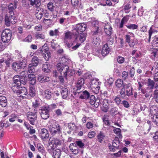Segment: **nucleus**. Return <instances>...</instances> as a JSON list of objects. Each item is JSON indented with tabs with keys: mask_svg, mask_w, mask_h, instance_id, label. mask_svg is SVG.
<instances>
[{
	"mask_svg": "<svg viewBox=\"0 0 158 158\" xmlns=\"http://www.w3.org/2000/svg\"><path fill=\"white\" fill-rule=\"evenodd\" d=\"M116 87L119 88L122 87L120 91L121 98L123 99H126V96L129 97L133 95V88L131 84L129 83L125 85L123 84V80L120 79H117L115 82Z\"/></svg>",
	"mask_w": 158,
	"mask_h": 158,
	"instance_id": "obj_1",
	"label": "nucleus"
},
{
	"mask_svg": "<svg viewBox=\"0 0 158 158\" xmlns=\"http://www.w3.org/2000/svg\"><path fill=\"white\" fill-rule=\"evenodd\" d=\"M11 89L14 94H16L18 97L24 98V95H27V89L24 87H21L20 85L14 83L12 84Z\"/></svg>",
	"mask_w": 158,
	"mask_h": 158,
	"instance_id": "obj_2",
	"label": "nucleus"
},
{
	"mask_svg": "<svg viewBox=\"0 0 158 158\" xmlns=\"http://www.w3.org/2000/svg\"><path fill=\"white\" fill-rule=\"evenodd\" d=\"M50 133L52 136H60L61 134V127L59 124H52L48 127Z\"/></svg>",
	"mask_w": 158,
	"mask_h": 158,
	"instance_id": "obj_3",
	"label": "nucleus"
},
{
	"mask_svg": "<svg viewBox=\"0 0 158 158\" xmlns=\"http://www.w3.org/2000/svg\"><path fill=\"white\" fill-rule=\"evenodd\" d=\"M69 68L68 65L61 63H59L56 65L57 70L60 72L61 75H63L64 77H65L67 76Z\"/></svg>",
	"mask_w": 158,
	"mask_h": 158,
	"instance_id": "obj_4",
	"label": "nucleus"
},
{
	"mask_svg": "<svg viewBox=\"0 0 158 158\" xmlns=\"http://www.w3.org/2000/svg\"><path fill=\"white\" fill-rule=\"evenodd\" d=\"M12 36L10 31L8 29H6L2 32L1 40L4 43L8 42L11 39Z\"/></svg>",
	"mask_w": 158,
	"mask_h": 158,
	"instance_id": "obj_5",
	"label": "nucleus"
},
{
	"mask_svg": "<svg viewBox=\"0 0 158 158\" xmlns=\"http://www.w3.org/2000/svg\"><path fill=\"white\" fill-rule=\"evenodd\" d=\"M13 82L12 83H14L15 85L16 84L18 86H19L21 84L25 85L28 81V77H19V75L15 76L13 78Z\"/></svg>",
	"mask_w": 158,
	"mask_h": 158,
	"instance_id": "obj_6",
	"label": "nucleus"
},
{
	"mask_svg": "<svg viewBox=\"0 0 158 158\" xmlns=\"http://www.w3.org/2000/svg\"><path fill=\"white\" fill-rule=\"evenodd\" d=\"M34 112H29L27 114V118L29 121L30 123L32 125L35 124V122L37 121V117L36 114L37 110H34Z\"/></svg>",
	"mask_w": 158,
	"mask_h": 158,
	"instance_id": "obj_7",
	"label": "nucleus"
},
{
	"mask_svg": "<svg viewBox=\"0 0 158 158\" xmlns=\"http://www.w3.org/2000/svg\"><path fill=\"white\" fill-rule=\"evenodd\" d=\"M5 24L7 26H10V24H15L17 22V20L14 15H10L9 16L6 15L5 17Z\"/></svg>",
	"mask_w": 158,
	"mask_h": 158,
	"instance_id": "obj_8",
	"label": "nucleus"
},
{
	"mask_svg": "<svg viewBox=\"0 0 158 158\" xmlns=\"http://www.w3.org/2000/svg\"><path fill=\"white\" fill-rule=\"evenodd\" d=\"M86 27V25L85 23H81L77 24L73 27V34H75V33L79 34V31L83 32H82L85 31Z\"/></svg>",
	"mask_w": 158,
	"mask_h": 158,
	"instance_id": "obj_9",
	"label": "nucleus"
},
{
	"mask_svg": "<svg viewBox=\"0 0 158 158\" xmlns=\"http://www.w3.org/2000/svg\"><path fill=\"white\" fill-rule=\"evenodd\" d=\"M4 62L7 67H10L11 64L14 61V57L12 54H7L5 55Z\"/></svg>",
	"mask_w": 158,
	"mask_h": 158,
	"instance_id": "obj_10",
	"label": "nucleus"
},
{
	"mask_svg": "<svg viewBox=\"0 0 158 158\" xmlns=\"http://www.w3.org/2000/svg\"><path fill=\"white\" fill-rule=\"evenodd\" d=\"M39 112L43 119H46L49 117L48 109L46 107H43L39 109Z\"/></svg>",
	"mask_w": 158,
	"mask_h": 158,
	"instance_id": "obj_11",
	"label": "nucleus"
},
{
	"mask_svg": "<svg viewBox=\"0 0 158 158\" xmlns=\"http://www.w3.org/2000/svg\"><path fill=\"white\" fill-rule=\"evenodd\" d=\"M73 34L75 35L76 40L81 43H82L85 40L86 36V34L85 33L81 32L77 34V33H75Z\"/></svg>",
	"mask_w": 158,
	"mask_h": 158,
	"instance_id": "obj_12",
	"label": "nucleus"
},
{
	"mask_svg": "<svg viewBox=\"0 0 158 158\" xmlns=\"http://www.w3.org/2000/svg\"><path fill=\"white\" fill-rule=\"evenodd\" d=\"M130 34L131 36L128 35H126V42L129 44L130 47H134L135 46V43L134 40L132 39V38L131 37H133L134 35L132 33H131Z\"/></svg>",
	"mask_w": 158,
	"mask_h": 158,
	"instance_id": "obj_13",
	"label": "nucleus"
},
{
	"mask_svg": "<svg viewBox=\"0 0 158 158\" xmlns=\"http://www.w3.org/2000/svg\"><path fill=\"white\" fill-rule=\"evenodd\" d=\"M110 110V114L112 115H115L117 114H120V113L118 110V108L113 104H111Z\"/></svg>",
	"mask_w": 158,
	"mask_h": 158,
	"instance_id": "obj_14",
	"label": "nucleus"
},
{
	"mask_svg": "<svg viewBox=\"0 0 158 158\" xmlns=\"http://www.w3.org/2000/svg\"><path fill=\"white\" fill-rule=\"evenodd\" d=\"M40 136L41 138L44 140L48 138L49 135L48 130L45 128L42 129L41 130Z\"/></svg>",
	"mask_w": 158,
	"mask_h": 158,
	"instance_id": "obj_15",
	"label": "nucleus"
},
{
	"mask_svg": "<svg viewBox=\"0 0 158 158\" xmlns=\"http://www.w3.org/2000/svg\"><path fill=\"white\" fill-rule=\"evenodd\" d=\"M108 101V100L106 99H104L103 101L102 110L104 112H107L110 108V104L109 103Z\"/></svg>",
	"mask_w": 158,
	"mask_h": 158,
	"instance_id": "obj_16",
	"label": "nucleus"
},
{
	"mask_svg": "<svg viewBox=\"0 0 158 158\" xmlns=\"http://www.w3.org/2000/svg\"><path fill=\"white\" fill-rule=\"evenodd\" d=\"M104 31L107 35L109 36L111 35L113 32L111 25L108 23L106 24L104 26Z\"/></svg>",
	"mask_w": 158,
	"mask_h": 158,
	"instance_id": "obj_17",
	"label": "nucleus"
},
{
	"mask_svg": "<svg viewBox=\"0 0 158 158\" xmlns=\"http://www.w3.org/2000/svg\"><path fill=\"white\" fill-rule=\"evenodd\" d=\"M150 58L152 60H155L158 57V49L152 48L151 51Z\"/></svg>",
	"mask_w": 158,
	"mask_h": 158,
	"instance_id": "obj_18",
	"label": "nucleus"
},
{
	"mask_svg": "<svg viewBox=\"0 0 158 158\" xmlns=\"http://www.w3.org/2000/svg\"><path fill=\"white\" fill-rule=\"evenodd\" d=\"M53 91L50 89H47L44 91V96L47 100H50L52 96Z\"/></svg>",
	"mask_w": 158,
	"mask_h": 158,
	"instance_id": "obj_19",
	"label": "nucleus"
},
{
	"mask_svg": "<svg viewBox=\"0 0 158 158\" xmlns=\"http://www.w3.org/2000/svg\"><path fill=\"white\" fill-rule=\"evenodd\" d=\"M37 10V12L35 14L36 16L38 19H40L43 15L44 10L43 9L38 7Z\"/></svg>",
	"mask_w": 158,
	"mask_h": 158,
	"instance_id": "obj_20",
	"label": "nucleus"
},
{
	"mask_svg": "<svg viewBox=\"0 0 158 158\" xmlns=\"http://www.w3.org/2000/svg\"><path fill=\"white\" fill-rule=\"evenodd\" d=\"M38 80L39 82H42L48 81H49V79L48 77L44 76L43 74H41L38 75Z\"/></svg>",
	"mask_w": 158,
	"mask_h": 158,
	"instance_id": "obj_21",
	"label": "nucleus"
},
{
	"mask_svg": "<svg viewBox=\"0 0 158 158\" xmlns=\"http://www.w3.org/2000/svg\"><path fill=\"white\" fill-rule=\"evenodd\" d=\"M110 49L108 48L107 44H105L103 47L101 51V55L103 56H106L109 52Z\"/></svg>",
	"mask_w": 158,
	"mask_h": 158,
	"instance_id": "obj_22",
	"label": "nucleus"
},
{
	"mask_svg": "<svg viewBox=\"0 0 158 158\" xmlns=\"http://www.w3.org/2000/svg\"><path fill=\"white\" fill-rule=\"evenodd\" d=\"M16 8V6L15 4L10 3L8 6V9L9 10L10 15H14V11Z\"/></svg>",
	"mask_w": 158,
	"mask_h": 158,
	"instance_id": "obj_23",
	"label": "nucleus"
},
{
	"mask_svg": "<svg viewBox=\"0 0 158 158\" xmlns=\"http://www.w3.org/2000/svg\"><path fill=\"white\" fill-rule=\"evenodd\" d=\"M90 85L91 88H94L96 89L97 88L99 87V86H98L99 85V82L96 79L91 80L90 83Z\"/></svg>",
	"mask_w": 158,
	"mask_h": 158,
	"instance_id": "obj_24",
	"label": "nucleus"
},
{
	"mask_svg": "<svg viewBox=\"0 0 158 158\" xmlns=\"http://www.w3.org/2000/svg\"><path fill=\"white\" fill-rule=\"evenodd\" d=\"M84 83V80L83 78H81L78 80L76 85V87L77 88L76 90L78 93L79 92H78L77 91L80 90L81 89Z\"/></svg>",
	"mask_w": 158,
	"mask_h": 158,
	"instance_id": "obj_25",
	"label": "nucleus"
},
{
	"mask_svg": "<svg viewBox=\"0 0 158 158\" xmlns=\"http://www.w3.org/2000/svg\"><path fill=\"white\" fill-rule=\"evenodd\" d=\"M90 97L89 93L87 90H85L81 92L79 98L81 99H87Z\"/></svg>",
	"mask_w": 158,
	"mask_h": 158,
	"instance_id": "obj_26",
	"label": "nucleus"
},
{
	"mask_svg": "<svg viewBox=\"0 0 158 158\" xmlns=\"http://www.w3.org/2000/svg\"><path fill=\"white\" fill-rule=\"evenodd\" d=\"M28 79H29L30 84L33 85L35 83V77L34 75L33 74H29L28 76Z\"/></svg>",
	"mask_w": 158,
	"mask_h": 158,
	"instance_id": "obj_27",
	"label": "nucleus"
},
{
	"mask_svg": "<svg viewBox=\"0 0 158 158\" xmlns=\"http://www.w3.org/2000/svg\"><path fill=\"white\" fill-rule=\"evenodd\" d=\"M0 105L2 107H6L7 105V100L6 98L3 96L0 97Z\"/></svg>",
	"mask_w": 158,
	"mask_h": 158,
	"instance_id": "obj_28",
	"label": "nucleus"
},
{
	"mask_svg": "<svg viewBox=\"0 0 158 158\" xmlns=\"http://www.w3.org/2000/svg\"><path fill=\"white\" fill-rule=\"evenodd\" d=\"M11 67L12 69L15 71H18L19 69H21L20 66L17 62H13L11 65Z\"/></svg>",
	"mask_w": 158,
	"mask_h": 158,
	"instance_id": "obj_29",
	"label": "nucleus"
},
{
	"mask_svg": "<svg viewBox=\"0 0 158 158\" xmlns=\"http://www.w3.org/2000/svg\"><path fill=\"white\" fill-rule=\"evenodd\" d=\"M39 63V59L38 58L35 56H34L32 59L31 63L30 64L33 65V66L36 67Z\"/></svg>",
	"mask_w": 158,
	"mask_h": 158,
	"instance_id": "obj_30",
	"label": "nucleus"
},
{
	"mask_svg": "<svg viewBox=\"0 0 158 158\" xmlns=\"http://www.w3.org/2000/svg\"><path fill=\"white\" fill-rule=\"evenodd\" d=\"M148 88L149 89H153L155 86V82L154 81L151 80L150 79H149L148 81Z\"/></svg>",
	"mask_w": 158,
	"mask_h": 158,
	"instance_id": "obj_31",
	"label": "nucleus"
},
{
	"mask_svg": "<svg viewBox=\"0 0 158 158\" xmlns=\"http://www.w3.org/2000/svg\"><path fill=\"white\" fill-rule=\"evenodd\" d=\"M100 42V40L98 37L94 36L93 38L92 44L94 46H98Z\"/></svg>",
	"mask_w": 158,
	"mask_h": 158,
	"instance_id": "obj_32",
	"label": "nucleus"
},
{
	"mask_svg": "<svg viewBox=\"0 0 158 158\" xmlns=\"http://www.w3.org/2000/svg\"><path fill=\"white\" fill-rule=\"evenodd\" d=\"M51 143H52L53 144H54L56 145H59L61 144V141L60 140L56 138H53L51 140L50 139Z\"/></svg>",
	"mask_w": 158,
	"mask_h": 158,
	"instance_id": "obj_33",
	"label": "nucleus"
},
{
	"mask_svg": "<svg viewBox=\"0 0 158 158\" xmlns=\"http://www.w3.org/2000/svg\"><path fill=\"white\" fill-rule=\"evenodd\" d=\"M157 31L155 29L153 28L152 27H150V29L148 31V34H149V39H148V41L150 42V39L151 38V36L152 34L155 33Z\"/></svg>",
	"mask_w": 158,
	"mask_h": 158,
	"instance_id": "obj_34",
	"label": "nucleus"
},
{
	"mask_svg": "<svg viewBox=\"0 0 158 158\" xmlns=\"http://www.w3.org/2000/svg\"><path fill=\"white\" fill-rule=\"evenodd\" d=\"M61 93L63 98H67L68 94V90L67 89L62 88Z\"/></svg>",
	"mask_w": 158,
	"mask_h": 158,
	"instance_id": "obj_35",
	"label": "nucleus"
},
{
	"mask_svg": "<svg viewBox=\"0 0 158 158\" xmlns=\"http://www.w3.org/2000/svg\"><path fill=\"white\" fill-rule=\"evenodd\" d=\"M54 146L52 143L49 142L48 143V151L50 154H52L54 149Z\"/></svg>",
	"mask_w": 158,
	"mask_h": 158,
	"instance_id": "obj_36",
	"label": "nucleus"
},
{
	"mask_svg": "<svg viewBox=\"0 0 158 158\" xmlns=\"http://www.w3.org/2000/svg\"><path fill=\"white\" fill-rule=\"evenodd\" d=\"M73 45V44L72 43H70L69 45H68V47H67L71 51H74L76 50L80 46V44H76V45L73 47L72 46Z\"/></svg>",
	"mask_w": 158,
	"mask_h": 158,
	"instance_id": "obj_37",
	"label": "nucleus"
},
{
	"mask_svg": "<svg viewBox=\"0 0 158 158\" xmlns=\"http://www.w3.org/2000/svg\"><path fill=\"white\" fill-rule=\"evenodd\" d=\"M54 158H60L61 155V152L60 150L57 149L53 152Z\"/></svg>",
	"mask_w": 158,
	"mask_h": 158,
	"instance_id": "obj_38",
	"label": "nucleus"
},
{
	"mask_svg": "<svg viewBox=\"0 0 158 158\" xmlns=\"http://www.w3.org/2000/svg\"><path fill=\"white\" fill-rule=\"evenodd\" d=\"M36 67L29 64L28 68V71L29 73H35V72Z\"/></svg>",
	"mask_w": 158,
	"mask_h": 158,
	"instance_id": "obj_39",
	"label": "nucleus"
},
{
	"mask_svg": "<svg viewBox=\"0 0 158 158\" xmlns=\"http://www.w3.org/2000/svg\"><path fill=\"white\" fill-rule=\"evenodd\" d=\"M27 94L31 97L35 96V88L33 87H30L29 94Z\"/></svg>",
	"mask_w": 158,
	"mask_h": 158,
	"instance_id": "obj_40",
	"label": "nucleus"
},
{
	"mask_svg": "<svg viewBox=\"0 0 158 158\" xmlns=\"http://www.w3.org/2000/svg\"><path fill=\"white\" fill-rule=\"evenodd\" d=\"M97 137L98 141L101 143L103 139L105 137V135L102 132H100L98 135Z\"/></svg>",
	"mask_w": 158,
	"mask_h": 158,
	"instance_id": "obj_41",
	"label": "nucleus"
},
{
	"mask_svg": "<svg viewBox=\"0 0 158 158\" xmlns=\"http://www.w3.org/2000/svg\"><path fill=\"white\" fill-rule=\"evenodd\" d=\"M48 66L49 65L47 64L43 65L42 68L43 71L45 73H48L50 71V70L49 69Z\"/></svg>",
	"mask_w": 158,
	"mask_h": 158,
	"instance_id": "obj_42",
	"label": "nucleus"
},
{
	"mask_svg": "<svg viewBox=\"0 0 158 158\" xmlns=\"http://www.w3.org/2000/svg\"><path fill=\"white\" fill-rule=\"evenodd\" d=\"M26 60L25 59L22 60H20L18 62V63L20 66L21 69L25 67L26 66Z\"/></svg>",
	"mask_w": 158,
	"mask_h": 158,
	"instance_id": "obj_43",
	"label": "nucleus"
},
{
	"mask_svg": "<svg viewBox=\"0 0 158 158\" xmlns=\"http://www.w3.org/2000/svg\"><path fill=\"white\" fill-rule=\"evenodd\" d=\"M40 106V103L37 100H35L32 102V106L35 109H34L37 110L36 108Z\"/></svg>",
	"mask_w": 158,
	"mask_h": 158,
	"instance_id": "obj_44",
	"label": "nucleus"
},
{
	"mask_svg": "<svg viewBox=\"0 0 158 158\" xmlns=\"http://www.w3.org/2000/svg\"><path fill=\"white\" fill-rule=\"evenodd\" d=\"M89 102L91 105L94 106L95 103V98L94 95H92L90 97Z\"/></svg>",
	"mask_w": 158,
	"mask_h": 158,
	"instance_id": "obj_45",
	"label": "nucleus"
},
{
	"mask_svg": "<svg viewBox=\"0 0 158 158\" xmlns=\"http://www.w3.org/2000/svg\"><path fill=\"white\" fill-rule=\"evenodd\" d=\"M152 121L155 125L158 126V115H153Z\"/></svg>",
	"mask_w": 158,
	"mask_h": 158,
	"instance_id": "obj_46",
	"label": "nucleus"
},
{
	"mask_svg": "<svg viewBox=\"0 0 158 158\" xmlns=\"http://www.w3.org/2000/svg\"><path fill=\"white\" fill-rule=\"evenodd\" d=\"M49 34L51 36L58 35H59V32L57 29H55L54 31H51Z\"/></svg>",
	"mask_w": 158,
	"mask_h": 158,
	"instance_id": "obj_47",
	"label": "nucleus"
},
{
	"mask_svg": "<svg viewBox=\"0 0 158 158\" xmlns=\"http://www.w3.org/2000/svg\"><path fill=\"white\" fill-rule=\"evenodd\" d=\"M92 26L94 28L99 27L98 21L96 20H93L91 22Z\"/></svg>",
	"mask_w": 158,
	"mask_h": 158,
	"instance_id": "obj_48",
	"label": "nucleus"
},
{
	"mask_svg": "<svg viewBox=\"0 0 158 158\" xmlns=\"http://www.w3.org/2000/svg\"><path fill=\"white\" fill-rule=\"evenodd\" d=\"M29 74L27 71H23L21 72L20 73V75L19 76V77H28Z\"/></svg>",
	"mask_w": 158,
	"mask_h": 158,
	"instance_id": "obj_49",
	"label": "nucleus"
},
{
	"mask_svg": "<svg viewBox=\"0 0 158 158\" xmlns=\"http://www.w3.org/2000/svg\"><path fill=\"white\" fill-rule=\"evenodd\" d=\"M94 31L92 32L93 35H96L99 33H100L101 31L99 27L94 28Z\"/></svg>",
	"mask_w": 158,
	"mask_h": 158,
	"instance_id": "obj_50",
	"label": "nucleus"
},
{
	"mask_svg": "<svg viewBox=\"0 0 158 158\" xmlns=\"http://www.w3.org/2000/svg\"><path fill=\"white\" fill-rule=\"evenodd\" d=\"M94 55L96 56H97L99 57H101V50L100 49H96L94 51V50L93 52Z\"/></svg>",
	"mask_w": 158,
	"mask_h": 158,
	"instance_id": "obj_51",
	"label": "nucleus"
},
{
	"mask_svg": "<svg viewBox=\"0 0 158 158\" xmlns=\"http://www.w3.org/2000/svg\"><path fill=\"white\" fill-rule=\"evenodd\" d=\"M127 27L129 29L134 30L137 29L138 28V26L135 24H130L129 25H127Z\"/></svg>",
	"mask_w": 158,
	"mask_h": 158,
	"instance_id": "obj_52",
	"label": "nucleus"
},
{
	"mask_svg": "<svg viewBox=\"0 0 158 158\" xmlns=\"http://www.w3.org/2000/svg\"><path fill=\"white\" fill-rule=\"evenodd\" d=\"M60 94L58 93V92L54 91L52 92V96L53 99L56 100L59 96Z\"/></svg>",
	"mask_w": 158,
	"mask_h": 158,
	"instance_id": "obj_53",
	"label": "nucleus"
},
{
	"mask_svg": "<svg viewBox=\"0 0 158 158\" xmlns=\"http://www.w3.org/2000/svg\"><path fill=\"white\" fill-rule=\"evenodd\" d=\"M75 17L72 16H69L66 18V23H72L74 22Z\"/></svg>",
	"mask_w": 158,
	"mask_h": 158,
	"instance_id": "obj_54",
	"label": "nucleus"
},
{
	"mask_svg": "<svg viewBox=\"0 0 158 158\" xmlns=\"http://www.w3.org/2000/svg\"><path fill=\"white\" fill-rule=\"evenodd\" d=\"M37 147L39 152L42 153H43L44 152V149L43 146L40 144H38L37 145Z\"/></svg>",
	"mask_w": 158,
	"mask_h": 158,
	"instance_id": "obj_55",
	"label": "nucleus"
},
{
	"mask_svg": "<svg viewBox=\"0 0 158 158\" xmlns=\"http://www.w3.org/2000/svg\"><path fill=\"white\" fill-rule=\"evenodd\" d=\"M71 33L69 31L65 33V36L64 40H67V39H70L71 36Z\"/></svg>",
	"mask_w": 158,
	"mask_h": 158,
	"instance_id": "obj_56",
	"label": "nucleus"
},
{
	"mask_svg": "<svg viewBox=\"0 0 158 158\" xmlns=\"http://www.w3.org/2000/svg\"><path fill=\"white\" fill-rule=\"evenodd\" d=\"M67 73V75L69 76H72L75 73L74 71L73 70L69 69V68Z\"/></svg>",
	"mask_w": 158,
	"mask_h": 158,
	"instance_id": "obj_57",
	"label": "nucleus"
},
{
	"mask_svg": "<svg viewBox=\"0 0 158 158\" xmlns=\"http://www.w3.org/2000/svg\"><path fill=\"white\" fill-rule=\"evenodd\" d=\"M48 8L50 11H52L54 10V6L53 3L52 2H50L48 4Z\"/></svg>",
	"mask_w": 158,
	"mask_h": 158,
	"instance_id": "obj_58",
	"label": "nucleus"
},
{
	"mask_svg": "<svg viewBox=\"0 0 158 158\" xmlns=\"http://www.w3.org/2000/svg\"><path fill=\"white\" fill-rule=\"evenodd\" d=\"M35 37L37 39H44L45 38V35L42 34H40L36 33L35 34Z\"/></svg>",
	"mask_w": 158,
	"mask_h": 158,
	"instance_id": "obj_59",
	"label": "nucleus"
},
{
	"mask_svg": "<svg viewBox=\"0 0 158 158\" xmlns=\"http://www.w3.org/2000/svg\"><path fill=\"white\" fill-rule=\"evenodd\" d=\"M76 143L78 146L80 148H82L84 145V143L81 140H78L76 142Z\"/></svg>",
	"mask_w": 158,
	"mask_h": 158,
	"instance_id": "obj_60",
	"label": "nucleus"
},
{
	"mask_svg": "<svg viewBox=\"0 0 158 158\" xmlns=\"http://www.w3.org/2000/svg\"><path fill=\"white\" fill-rule=\"evenodd\" d=\"M122 104L126 108H128L130 106V105L128 102L126 100H123L122 101Z\"/></svg>",
	"mask_w": 158,
	"mask_h": 158,
	"instance_id": "obj_61",
	"label": "nucleus"
},
{
	"mask_svg": "<svg viewBox=\"0 0 158 158\" xmlns=\"http://www.w3.org/2000/svg\"><path fill=\"white\" fill-rule=\"evenodd\" d=\"M114 101L117 105H119L121 102V100L119 97L116 96L115 97Z\"/></svg>",
	"mask_w": 158,
	"mask_h": 158,
	"instance_id": "obj_62",
	"label": "nucleus"
},
{
	"mask_svg": "<svg viewBox=\"0 0 158 158\" xmlns=\"http://www.w3.org/2000/svg\"><path fill=\"white\" fill-rule=\"evenodd\" d=\"M11 118L9 119V121L10 122H13L15 121V119L17 118V116L15 114H11L10 115Z\"/></svg>",
	"mask_w": 158,
	"mask_h": 158,
	"instance_id": "obj_63",
	"label": "nucleus"
},
{
	"mask_svg": "<svg viewBox=\"0 0 158 158\" xmlns=\"http://www.w3.org/2000/svg\"><path fill=\"white\" fill-rule=\"evenodd\" d=\"M117 60L118 63L122 64L124 61V58L122 56H119L117 58Z\"/></svg>",
	"mask_w": 158,
	"mask_h": 158,
	"instance_id": "obj_64",
	"label": "nucleus"
}]
</instances>
